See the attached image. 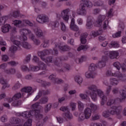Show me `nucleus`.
<instances>
[{
	"mask_svg": "<svg viewBox=\"0 0 126 126\" xmlns=\"http://www.w3.org/2000/svg\"><path fill=\"white\" fill-rule=\"evenodd\" d=\"M89 91H86V93L88 95H90L93 101H97V94L98 95L101 99V104L103 106L105 104V102L107 101V97L104 95V93L101 91V90H98L97 86L94 85H92L88 87Z\"/></svg>",
	"mask_w": 126,
	"mask_h": 126,
	"instance_id": "nucleus-1",
	"label": "nucleus"
},
{
	"mask_svg": "<svg viewBox=\"0 0 126 126\" xmlns=\"http://www.w3.org/2000/svg\"><path fill=\"white\" fill-rule=\"evenodd\" d=\"M92 2L88 0H82L79 9L77 10V13L79 15L85 16L87 14V7H92Z\"/></svg>",
	"mask_w": 126,
	"mask_h": 126,
	"instance_id": "nucleus-2",
	"label": "nucleus"
},
{
	"mask_svg": "<svg viewBox=\"0 0 126 126\" xmlns=\"http://www.w3.org/2000/svg\"><path fill=\"white\" fill-rule=\"evenodd\" d=\"M96 69H97L96 64L91 63L89 67V71L86 72V77H87V78H95L96 75H97Z\"/></svg>",
	"mask_w": 126,
	"mask_h": 126,
	"instance_id": "nucleus-3",
	"label": "nucleus"
},
{
	"mask_svg": "<svg viewBox=\"0 0 126 126\" xmlns=\"http://www.w3.org/2000/svg\"><path fill=\"white\" fill-rule=\"evenodd\" d=\"M33 114L35 115V117L37 121H39L36 124V126H44V123L42 122L44 115L40 112V110H34Z\"/></svg>",
	"mask_w": 126,
	"mask_h": 126,
	"instance_id": "nucleus-4",
	"label": "nucleus"
},
{
	"mask_svg": "<svg viewBox=\"0 0 126 126\" xmlns=\"http://www.w3.org/2000/svg\"><path fill=\"white\" fill-rule=\"evenodd\" d=\"M20 32L22 35L21 40L22 41H26L27 40V35H29L30 38H31L33 34H32V32H31V31L26 29H22L20 30Z\"/></svg>",
	"mask_w": 126,
	"mask_h": 126,
	"instance_id": "nucleus-5",
	"label": "nucleus"
},
{
	"mask_svg": "<svg viewBox=\"0 0 126 126\" xmlns=\"http://www.w3.org/2000/svg\"><path fill=\"white\" fill-rule=\"evenodd\" d=\"M104 54V57H107V58L109 57L111 60L118 59V57H119V52L116 51H105Z\"/></svg>",
	"mask_w": 126,
	"mask_h": 126,
	"instance_id": "nucleus-6",
	"label": "nucleus"
},
{
	"mask_svg": "<svg viewBox=\"0 0 126 126\" xmlns=\"http://www.w3.org/2000/svg\"><path fill=\"white\" fill-rule=\"evenodd\" d=\"M51 94V92L49 90H40L39 91L38 94L35 96L33 101H37L42 96H45L46 95H50Z\"/></svg>",
	"mask_w": 126,
	"mask_h": 126,
	"instance_id": "nucleus-7",
	"label": "nucleus"
},
{
	"mask_svg": "<svg viewBox=\"0 0 126 126\" xmlns=\"http://www.w3.org/2000/svg\"><path fill=\"white\" fill-rule=\"evenodd\" d=\"M111 109L112 115H117V116H120L121 114H122L123 107H122V106H114L111 107Z\"/></svg>",
	"mask_w": 126,
	"mask_h": 126,
	"instance_id": "nucleus-8",
	"label": "nucleus"
},
{
	"mask_svg": "<svg viewBox=\"0 0 126 126\" xmlns=\"http://www.w3.org/2000/svg\"><path fill=\"white\" fill-rule=\"evenodd\" d=\"M36 21L39 22V23H41V24H44L46 22L49 21V17L47 15L44 14L38 15L36 18Z\"/></svg>",
	"mask_w": 126,
	"mask_h": 126,
	"instance_id": "nucleus-9",
	"label": "nucleus"
},
{
	"mask_svg": "<svg viewBox=\"0 0 126 126\" xmlns=\"http://www.w3.org/2000/svg\"><path fill=\"white\" fill-rule=\"evenodd\" d=\"M70 28L71 30L72 31H75V32H78V35H80L79 27H78L77 25H75V20L74 18H72L71 20Z\"/></svg>",
	"mask_w": 126,
	"mask_h": 126,
	"instance_id": "nucleus-10",
	"label": "nucleus"
},
{
	"mask_svg": "<svg viewBox=\"0 0 126 126\" xmlns=\"http://www.w3.org/2000/svg\"><path fill=\"white\" fill-rule=\"evenodd\" d=\"M34 110H31L30 111H25L22 113H17V116H22L25 119H29V118H31L33 115H34Z\"/></svg>",
	"mask_w": 126,
	"mask_h": 126,
	"instance_id": "nucleus-11",
	"label": "nucleus"
},
{
	"mask_svg": "<svg viewBox=\"0 0 126 126\" xmlns=\"http://www.w3.org/2000/svg\"><path fill=\"white\" fill-rule=\"evenodd\" d=\"M70 10L69 9H65L62 11L61 15L62 16L63 20H64L66 22H68L69 19V13Z\"/></svg>",
	"mask_w": 126,
	"mask_h": 126,
	"instance_id": "nucleus-12",
	"label": "nucleus"
},
{
	"mask_svg": "<svg viewBox=\"0 0 126 126\" xmlns=\"http://www.w3.org/2000/svg\"><path fill=\"white\" fill-rule=\"evenodd\" d=\"M21 91L24 93H23V96L27 95L26 98L29 97L33 92L31 87H25L21 90Z\"/></svg>",
	"mask_w": 126,
	"mask_h": 126,
	"instance_id": "nucleus-13",
	"label": "nucleus"
},
{
	"mask_svg": "<svg viewBox=\"0 0 126 126\" xmlns=\"http://www.w3.org/2000/svg\"><path fill=\"white\" fill-rule=\"evenodd\" d=\"M56 48H59L60 49V51H61L62 52H68V51H70V47L66 45H63L62 44H55Z\"/></svg>",
	"mask_w": 126,
	"mask_h": 126,
	"instance_id": "nucleus-14",
	"label": "nucleus"
},
{
	"mask_svg": "<svg viewBox=\"0 0 126 126\" xmlns=\"http://www.w3.org/2000/svg\"><path fill=\"white\" fill-rule=\"evenodd\" d=\"M14 25L15 26H17V25H19V24H21L22 23L24 25H29L30 26H33V23L27 20H24L23 22H21L20 20H15L14 22Z\"/></svg>",
	"mask_w": 126,
	"mask_h": 126,
	"instance_id": "nucleus-15",
	"label": "nucleus"
},
{
	"mask_svg": "<svg viewBox=\"0 0 126 126\" xmlns=\"http://www.w3.org/2000/svg\"><path fill=\"white\" fill-rule=\"evenodd\" d=\"M108 61V57L107 56H103L102 60L99 61L97 65V67L99 68H102L106 65V62Z\"/></svg>",
	"mask_w": 126,
	"mask_h": 126,
	"instance_id": "nucleus-16",
	"label": "nucleus"
},
{
	"mask_svg": "<svg viewBox=\"0 0 126 126\" xmlns=\"http://www.w3.org/2000/svg\"><path fill=\"white\" fill-rule=\"evenodd\" d=\"M113 76H114L115 77H118L119 80L123 81L126 76V74H122L121 73V72H120V71H117L114 73H113Z\"/></svg>",
	"mask_w": 126,
	"mask_h": 126,
	"instance_id": "nucleus-17",
	"label": "nucleus"
},
{
	"mask_svg": "<svg viewBox=\"0 0 126 126\" xmlns=\"http://www.w3.org/2000/svg\"><path fill=\"white\" fill-rule=\"evenodd\" d=\"M87 36H88V33H87V32L83 33L81 35L80 41L81 44L83 45H84L87 43V39H86Z\"/></svg>",
	"mask_w": 126,
	"mask_h": 126,
	"instance_id": "nucleus-18",
	"label": "nucleus"
},
{
	"mask_svg": "<svg viewBox=\"0 0 126 126\" xmlns=\"http://www.w3.org/2000/svg\"><path fill=\"white\" fill-rule=\"evenodd\" d=\"M84 114L86 116V119L88 120V119H90V117H91L92 110L89 108H87L85 109Z\"/></svg>",
	"mask_w": 126,
	"mask_h": 126,
	"instance_id": "nucleus-19",
	"label": "nucleus"
},
{
	"mask_svg": "<svg viewBox=\"0 0 126 126\" xmlns=\"http://www.w3.org/2000/svg\"><path fill=\"white\" fill-rule=\"evenodd\" d=\"M11 28V27L9 24H5L4 26L1 28V31L3 33H7L9 32V29Z\"/></svg>",
	"mask_w": 126,
	"mask_h": 126,
	"instance_id": "nucleus-20",
	"label": "nucleus"
},
{
	"mask_svg": "<svg viewBox=\"0 0 126 126\" xmlns=\"http://www.w3.org/2000/svg\"><path fill=\"white\" fill-rule=\"evenodd\" d=\"M23 41L21 43V46L23 47V48H24L25 49H27V50H29V49H31V48H32L31 45L28 42H26V40Z\"/></svg>",
	"mask_w": 126,
	"mask_h": 126,
	"instance_id": "nucleus-21",
	"label": "nucleus"
},
{
	"mask_svg": "<svg viewBox=\"0 0 126 126\" xmlns=\"http://www.w3.org/2000/svg\"><path fill=\"white\" fill-rule=\"evenodd\" d=\"M105 18H106V16L104 15H99L96 20V23L98 25H102V22H103V20H105Z\"/></svg>",
	"mask_w": 126,
	"mask_h": 126,
	"instance_id": "nucleus-22",
	"label": "nucleus"
},
{
	"mask_svg": "<svg viewBox=\"0 0 126 126\" xmlns=\"http://www.w3.org/2000/svg\"><path fill=\"white\" fill-rule=\"evenodd\" d=\"M48 100H49V98L47 96H44L41 97L39 100L38 103H39L41 105L43 104H47V103H48Z\"/></svg>",
	"mask_w": 126,
	"mask_h": 126,
	"instance_id": "nucleus-23",
	"label": "nucleus"
},
{
	"mask_svg": "<svg viewBox=\"0 0 126 126\" xmlns=\"http://www.w3.org/2000/svg\"><path fill=\"white\" fill-rule=\"evenodd\" d=\"M8 20V16H4L1 17L0 18V25H4V24H5V22H6V21Z\"/></svg>",
	"mask_w": 126,
	"mask_h": 126,
	"instance_id": "nucleus-24",
	"label": "nucleus"
},
{
	"mask_svg": "<svg viewBox=\"0 0 126 126\" xmlns=\"http://www.w3.org/2000/svg\"><path fill=\"white\" fill-rule=\"evenodd\" d=\"M112 115V110H107L102 113V116L104 118H109Z\"/></svg>",
	"mask_w": 126,
	"mask_h": 126,
	"instance_id": "nucleus-25",
	"label": "nucleus"
},
{
	"mask_svg": "<svg viewBox=\"0 0 126 126\" xmlns=\"http://www.w3.org/2000/svg\"><path fill=\"white\" fill-rule=\"evenodd\" d=\"M37 55L38 57H40L41 60H42L43 62H45L46 61V59L44 58V57L46 56L44 50L37 52Z\"/></svg>",
	"mask_w": 126,
	"mask_h": 126,
	"instance_id": "nucleus-26",
	"label": "nucleus"
},
{
	"mask_svg": "<svg viewBox=\"0 0 126 126\" xmlns=\"http://www.w3.org/2000/svg\"><path fill=\"white\" fill-rule=\"evenodd\" d=\"M38 65L39 67V69H41L42 70H46L47 68L46 64L41 61L38 63Z\"/></svg>",
	"mask_w": 126,
	"mask_h": 126,
	"instance_id": "nucleus-27",
	"label": "nucleus"
},
{
	"mask_svg": "<svg viewBox=\"0 0 126 126\" xmlns=\"http://www.w3.org/2000/svg\"><path fill=\"white\" fill-rule=\"evenodd\" d=\"M120 95L122 97L120 98V102H122L123 100H125L126 97V90H122L120 92Z\"/></svg>",
	"mask_w": 126,
	"mask_h": 126,
	"instance_id": "nucleus-28",
	"label": "nucleus"
},
{
	"mask_svg": "<svg viewBox=\"0 0 126 126\" xmlns=\"http://www.w3.org/2000/svg\"><path fill=\"white\" fill-rule=\"evenodd\" d=\"M103 33V31L102 30H99L97 32H95L94 31H93L92 32V34L94 37H97V36H98V35H101Z\"/></svg>",
	"mask_w": 126,
	"mask_h": 126,
	"instance_id": "nucleus-29",
	"label": "nucleus"
},
{
	"mask_svg": "<svg viewBox=\"0 0 126 126\" xmlns=\"http://www.w3.org/2000/svg\"><path fill=\"white\" fill-rule=\"evenodd\" d=\"M89 48V46L87 45H81L78 48L77 51H78L79 52H80V51H81L82 50H83V51H86Z\"/></svg>",
	"mask_w": 126,
	"mask_h": 126,
	"instance_id": "nucleus-30",
	"label": "nucleus"
},
{
	"mask_svg": "<svg viewBox=\"0 0 126 126\" xmlns=\"http://www.w3.org/2000/svg\"><path fill=\"white\" fill-rule=\"evenodd\" d=\"M110 84L111 85H118L119 81L115 78H110Z\"/></svg>",
	"mask_w": 126,
	"mask_h": 126,
	"instance_id": "nucleus-31",
	"label": "nucleus"
},
{
	"mask_svg": "<svg viewBox=\"0 0 126 126\" xmlns=\"http://www.w3.org/2000/svg\"><path fill=\"white\" fill-rule=\"evenodd\" d=\"M85 61H86V56H82L80 59L78 58L76 59V63H81Z\"/></svg>",
	"mask_w": 126,
	"mask_h": 126,
	"instance_id": "nucleus-32",
	"label": "nucleus"
},
{
	"mask_svg": "<svg viewBox=\"0 0 126 126\" xmlns=\"http://www.w3.org/2000/svg\"><path fill=\"white\" fill-rule=\"evenodd\" d=\"M75 81L76 82H77L78 84H81V83H82L83 81L82 77L80 76H76L75 77Z\"/></svg>",
	"mask_w": 126,
	"mask_h": 126,
	"instance_id": "nucleus-33",
	"label": "nucleus"
},
{
	"mask_svg": "<svg viewBox=\"0 0 126 126\" xmlns=\"http://www.w3.org/2000/svg\"><path fill=\"white\" fill-rule=\"evenodd\" d=\"M31 39H32L33 43H34L35 45H36L37 46H38V45H40V40L36 39L34 35L31 37Z\"/></svg>",
	"mask_w": 126,
	"mask_h": 126,
	"instance_id": "nucleus-34",
	"label": "nucleus"
},
{
	"mask_svg": "<svg viewBox=\"0 0 126 126\" xmlns=\"http://www.w3.org/2000/svg\"><path fill=\"white\" fill-rule=\"evenodd\" d=\"M78 107L79 111H83L84 109V104L81 101L78 102Z\"/></svg>",
	"mask_w": 126,
	"mask_h": 126,
	"instance_id": "nucleus-35",
	"label": "nucleus"
},
{
	"mask_svg": "<svg viewBox=\"0 0 126 126\" xmlns=\"http://www.w3.org/2000/svg\"><path fill=\"white\" fill-rule=\"evenodd\" d=\"M22 97V95L20 93H17L13 96V100H18V99H20Z\"/></svg>",
	"mask_w": 126,
	"mask_h": 126,
	"instance_id": "nucleus-36",
	"label": "nucleus"
},
{
	"mask_svg": "<svg viewBox=\"0 0 126 126\" xmlns=\"http://www.w3.org/2000/svg\"><path fill=\"white\" fill-rule=\"evenodd\" d=\"M50 25L51 26L52 29H56L59 25V22H58V21L51 22Z\"/></svg>",
	"mask_w": 126,
	"mask_h": 126,
	"instance_id": "nucleus-37",
	"label": "nucleus"
},
{
	"mask_svg": "<svg viewBox=\"0 0 126 126\" xmlns=\"http://www.w3.org/2000/svg\"><path fill=\"white\" fill-rule=\"evenodd\" d=\"M53 63H55V64H56V65H58V64H59L60 63H62V59L61 58V57L60 58H55L54 60H53Z\"/></svg>",
	"mask_w": 126,
	"mask_h": 126,
	"instance_id": "nucleus-38",
	"label": "nucleus"
},
{
	"mask_svg": "<svg viewBox=\"0 0 126 126\" xmlns=\"http://www.w3.org/2000/svg\"><path fill=\"white\" fill-rule=\"evenodd\" d=\"M20 83H19V81L17 82L15 85L13 87L12 89L13 90H17L18 89H19L20 88L21 86Z\"/></svg>",
	"mask_w": 126,
	"mask_h": 126,
	"instance_id": "nucleus-39",
	"label": "nucleus"
},
{
	"mask_svg": "<svg viewBox=\"0 0 126 126\" xmlns=\"http://www.w3.org/2000/svg\"><path fill=\"white\" fill-rule=\"evenodd\" d=\"M31 60V55H27L25 60L23 61L24 63L25 64H26V63H28L29 62H30V60Z\"/></svg>",
	"mask_w": 126,
	"mask_h": 126,
	"instance_id": "nucleus-40",
	"label": "nucleus"
},
{
	"mask_svg": "<svg viewBox=\"0 0 126 126\" xmlns=\"http://www.w3.org/2000/svg\"><path fill=\"white\" fill-rule=\"evenodd\" d=\"M86 119V116L84 113H81L79 115V122H82L83 121H84Z\"/></svg>",
	"mask_w": 126,
	"mask_h": 126,
	"instance_id": "nucleus-41",
	"label": "nucleus"
},
{
	"mask_svg": "<svg viewBox=\"0 0 126 126\" xmlns=\"http://www.w3.org/2000/svg\"><path fill=\"white\" fill-rule=\"evenodd\" d=\"M64 115L67 119H68V120H72V119L73 118V116H72V114L70 113V112L69 111H67L66 113H64Z\"/></svg>",
	"mask_w": 126,
	"mask_h": 126,
	"instance_id": "nucleus-42",
	"label": "nucleus"
},
{
	"mask_svg": "<svg viewBox=\"0 0 126 126\" xmlns=\"http://www.w3.org/2000/svg\"><path fill=\"white\" fill-rule=\"evenodd\" d=\"M70 65L68 64H65L64 65V70H63V71L64 72V71H69L70 70Z\"/></svg>",
	"mask_w": 126,
	"mask_h": 126,
	"instance_id": "nucleus-43",
	"label": "nucleus"
},
{
	"mask_svg": "<svg viewBox=\"0 0 126 126\" xmlns=\"http://www.w3.org/2000/svg\"><path fill=\"white\" fill-rule=\"evenodd\" d=\"M20 105H21L20 100L15 101L12 103V106H13V107H17L18 106H20Z\"/></svg>",
	"mask_w": 126,
	"mask_h": 126,
	"instance_id": "nucleus-44",
	"label": "nucleus"
},
{
	"mask_svg": "<svg viewBox=\"0 0 126 126\" xmlns=\"http://www.w3.org/2000/svg\"><path fill=\"white\" fill-rule=\"evenodd\" d=\"M51 108H52V104L48 103L45 107V113H48L50 110H51Z\"/></svg>",
	"mask_w": 126,
	"mask_h": 126,
	"instance_id": "nucleus-45",
	"label": "nucleus"
},
{
	"mask_svg": "<svg viewBox=\"0 0 126 126\" xmlns=\"http://www.w3.org/2000/svg\"><path fill=\"white\" fill-rule=\"evenodd\" d=\"M69 105L72 111H75V109H76V103L71 102Z\"/></svg>",
	"mask_w": 126,
	"mask_h": 126,
	"instance_id": "nucleus-46",
	"label": "nucleus"
},
{
	"mask_svg": "<svg viewBox=\"0 0 126 126\" xmlns=\"http://www.w3.org/2000/svg\"><path fill=\"white\" fill-rule=\"evenodd\" d=\"M113 65L114 66H115V67H116V68H117L118 70H120V69H121V67H122V65H121V63H120L118 62L114 63L113 64Z\"/></svg>",
	"mask_w": 126,
	"mask_h": 126,
	"instance_id": "nucleus-47",
	"label": "nucleus"
},
{
	"mask_svg": "<svg viewBox=\"0 0 126 126\" xmlns=\"http://www.w3.org/2000/svg\"><path fill=\"white\" fill-rule=\"evenodd\" d=\"M44 62L46 63H54V59H53V57H52L51 56H49L47 58L46 61Z\"/></svg>",
	"mask_w": 126,
	"mask_h": 126,
	"instance_id": "nucleus-48",
	"label": "nucleus"
},
{
	"mask_svg": "<svg viewBox=\"0 0 126 126\" xmlns=\"http://www.w3.org/2000/svg\"><path fill=\"white\" fill-rule=\"evenodd\" d=\"M110 45L112 47H113V48H119V47H120V44L115 41L111 42Z\"/></svg>",
	"mask_w": 126,
	"mask_h": 126,
	"instance_id": "nucleus-49",
	"label": "nucleus"
},
{
	"mask_svg": "<svg viewBox=\"0 0 126 126\" xmlns=\"http://www.w3.org/2000/svg\"><path fill=\"white\" fill-rule=\"evenodd\" d=\"M36 35L38 37H42L43 36V32L40 29H38L36 32Z\"/></svg>",
	"mask_w": 126,
	"mask_h": 126,
	"instance_id": "nucleus-50",
	"label": "nucleus"
},
{
	"mask_svg": "<svg viewBox=\"0 0 126 126\" xmlns=\"http://www.w3.org/2000/svg\"><path fill=\"white\" fill-rule=\"evenodd\" d=\"M115 102H116V100L115 99H110L107 102V105L112 106V105H114V104H115Z\"/></svg>",
	"mask_w": 126,
	"mask_h": 126,
	"instance_id": "nucleus-51",
	"label": "nucleus"
},
{
	"mask_svg": "<svg viewBox=\"0 0 126 126\" xmlns=\"http://www.w3.org/2000/svg\"><path fill=\"white\" fill-rule=\"evenodd\" d=\"M31 69L32 71H38L40 70V67L38 66H32Z\"/></svg>",
	"mask_w": 126,
	"mask_h": 126,
	"instance_id": "nucleus-52",
	"label": "nucleus"
},
{
	"mask_svg": "<svg viewBox=\"0 0 126 126\" xmlns=\"http://www.w3.org/2000/svg\"><path fill=\"white\" fill-rule=\"evenodd\" d=\"M21 69L22 70V71H30V70L28 68V67L25 65H23L21 66Z\"/></svg>",
	"mask_w": 126,
	"mask_h": 126,
	"instance_id": "nucleus-53",
	"label": "nucleus"
},
{
	"mask_svg": "<svg viewBox=\"0 0 126 126\" xmlns=\"http://www.w3.org/2000/svg\"><path fill=\"white\" fill-rule=\"evenodd\" d=\"M90 107L91 110L94 111H96L97 109V105H96V104H94L93 103H91L90 105Z\"/></svg>",
	"mask_w": 126,
	"mask_h": 126,
	"instance_id": "nucleus-54",
	"label": "nucleus"
},
{
	"mask_svg": "<svg viewBox=\"0 0 126 126\" xmlns=\"http://www.w3.org/2000/svg\"><path fill=\"white\" fill-rule=\"evenodd\" d=\"M32 120L29 119L24 125V126H32Z\"/></svg>",
	"mask_w": 126,
	"mask_h": 126,
	"instance_id": "nucleus-55",
	"label": "nucleus"
},
{
	"mask_svg": "<svg viewBox=\"0 0 126 126\" xmlns=\"http://www.w3.org/2000/svg\"><path fill=\"white\" fill-rule=\"evenodd\" d=\"M56 79H57V78L56 77V75H55L54 74H51L49 77V79H50V80H52L53 81V82H54V83L56 81Z\"/></svg>",
	"mask_w": 126,
	"mask_h": 126,
	"instance_id": "nucleus-56",
	"label": "nucleus"
},
{
	"mask_svg": "<svg viewBox=\"0 0 126 126\" xmlns=\"http://www.w3.org/2000/svg\"><path fill=\"white\" fill-rule=\"evenodd\" d=\"M13 17H19V16H20V12L19 11H14L13 12Z\"/></svg>",
	"mask_w": 126,
	"mask_h": 126,
	"instance_id": "nucleus-57",
	"label": "nucleus"
},
{
	"mask_svg": "<svg viewBox=\"0 0 126 126\" xmlns=\"http://www.w3.org/2000/svg\"><path fill=\"white\" fill-rule=\"evenodd\" d=\"M32 61L36 63H40V59L36 56H34L32 59Z\"/></svg>",
	"mask_w": 126,
	"mask_h": 126,
	"instance_id": "nucleus-58",
	"label": "nucleus"
},
{
	"mask_svg": "<svg viewBox=\"0 0 126 126\" xmlns=\"http://www.w3.org/2000/svg\"><path fill=\"white\" fill-rule=\"evenodd\" d=\"M109 24V21L106 20L103 22L102 28L104 30H106L107 27H108V25Z\"/></svg>",
	"mask_w": 126,
	"mask_h": 126,
	"instance_id": "nucleus-59",
	"label": "nucleus"
},
{
	"mask_svg": "<svg viewBox=\"0 0 126 126\" xmlns=\"http://www.w3.org/2000/svg\"><path fill=\"white\" fill-rule=\"evenodd\" d=\"M121 33H122V32L120 31L115 33V34H113L112 36L113 38H119V37H121Z\"/></svg>",
	"mask_w": 126,
	"mask_h": 126,
	"instance_id": "nucleus-60",
	"label": "nucleus"
},
{
	"mask_svg": "<svg viewBox=\"0 0 126 126\" xmlns=\"http://www.w3.org/2000/svg\"><path fill=\"white\" fill-rule=\"evenodd\" d=\"M86 26L87 29H91V28L93 27V25L91 22H87Z\"/></svg>",
	"mask_w": 126,
	"mask_h": 126,
	"instance_id": "nucleus-61",
	"label": "nucleus"
},
{
	"mask_svg": "<svg viewBox=\"0 0 126 126\" xmlns=\"http://www.w3.org/2000/svg\"><path fill=\"white\" fill-rule=\"evenodd\" d=\"M1 58H2V61H3V62H7V61H8V59H9L8 56L6 55H2Z\"/></svg>",
	"mask_w": 126,
	"mask_h": 126,
	"instance_id": "nucleus-62",
	"label": "nucleus"
},
{
	"mask_svg": "<svg viewBox=\"0 0 126 126\" xmlns=\"http://www.w3.org/2000/svg\"><path fill=\"white\" fill-rule=\"evenodd\" d=\"M61 30H62V31L64 32L65 30H66V27L65 26V25L63 22H61Z\"/></svg>",
	"mask_w": 126,
	"mask_h": 126,
	"instance_id": "nucleus-63",
	"label": "nucleus"
},
{
	"mask_svg": "<svg viewBox=\"0 0 126 126\" xmlns=\"http://www.w3.org/2000/svg\"><path fill=\"white\" fill-rule=\"evenodd\" d=\"M17 47L14 45L11 46L9 48V51L11 52V53H14L15 51H17Z\"/></svg>",
	"mask_w": 126,
	"mask_h": 126,
	"instance_id": "nucleus-64",
	"label": "nucleus"
}]
</instances>
